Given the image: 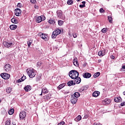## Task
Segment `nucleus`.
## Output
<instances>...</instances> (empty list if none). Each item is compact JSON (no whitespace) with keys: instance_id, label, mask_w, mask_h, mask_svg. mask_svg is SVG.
<instances>
[{"instance_id":"864d4df0","label":"nucleus","mask_w":125,"mask_h":125,"mask_svg":"<svg viewBox=\"0 0 125 125\" xmlns=\"http://www.w3.org/2000/svg\"><path fill=\"white\" fill-rule=\"evenodd\" d=\"M102 61L101 60L99 59V60H98V63H101Z\"/></svg>"},{"instance_id":"dca6fc26","label":"nucleus","mask_w":125,"mask_h":125,"mask_svg":"<svg viewBox=\"0 0 125 125\" xmlns=\"http://www.w3.org/2000/svg\"><path fill=\"white\" fill-rule=\"evenodd\" d=\"M41 37L42 39L44 40V41H47V40H48L47 35H45L43 33H42Z\"/></svg>"},{"instance_id":"aec40b11","label":"nucleus","mask_w":125,"mask_h":125,"mask_svg":"<svg viewBox=\"0 0 125 125\" xmlns=\"http://www.w3.org/2000/svg\"><path fill=\"white\" fill-rule=\"evenodd\" d=\"M110 102V100L109 99H105L103 101V104L106 105V104H109Z\"/></svg>"},{"instance_id":"b1692460","label":"nucleus","mask_w":125,"mask_h":125,"mask_svg":"<svg viewBox=\"0 0 125 125\" xmlns=\"http://www.w3.org/2000/svg\"><path fill=\"white\" fill-rule=\"evenodd\" d=\"M80 96H81V94H80V93L79 92H75L74 94V97H75V98H79V97H80Z\"/></svg>"},{"instance_id":"39448f33","label":"nucleus","mask_w":125,"mask_h":125,"mask_svg":"<svg viewBox=\"0 0 125 125\" xmlns=\"http://www.w3.org/2000/svg\"><path fill=\"white\" fill-rule=\"evenodd\" d=\"M4 70L7 73L10 72V70H11V65L8 63L5 64L4 66Z\"/></svg>"},{"instance_id":"4c0bfd02","label":"nucleus","mask_w":125,"mask_h":125,"mask_svg":"<svg viewBox=\"0 0 125 125\" xmlns=\"http://www.w3.org/2000/svg\"><path fill=\"white\" fill-rule=\"evenodd\" d=\"M42 62H39L37 63V65L39 66V67H41V66H42Z\"/></svg>"},{"instance_id":"4be33fe9","label":"nucleus","mask_w":125,"mask_h":125,"mask_svg":"<svg viewBox=\"0 0 125 125\" xmlns=\"http://www.w3.org/2000/svg\"><path fill=\"white\" fill-rule=\"evenodd\" d=\"M10 29H11V30H16V29H17V25L15 24L11 25L10 26Z\"/></svg>"},{"instance_id":"ddd939ff","label":"nucleus","mask_w":125,"mask_h":125,"mask_svg":"<svg viewBox=\"0 0 125 125\" xmlns=\"http://www.w3.org/2000/svg\"><path fill=\"white\" fill-rule=\"evenodd\" d=\"M100 95V92L98 91H95L92 94V96H93V97H98V96H99Z\"/></svg>"},{"instance_id":"c756f323","label":"nucleus","mask_w":125,"mask_h":125,"mask_svg":"<svg viewBox=\"0 0 125 125\" xmlns=\"http://www.w3.org/2000/svg\"><path fill=\"white\" fill-rule=\"evenodd\" d=\"M9 115H13L14 114V109H11L8 111Z\"/></svg>"},{"instance_id":"423d86ee","label":"nucleus","mask_w":125,"mask_h":125,"mask_svg":"<svg viewBox=\"0 0 125 125\" xmlns=\"http://www.w3.org/2000/svg\"><path fill=\"white\" fill-rule=\"evenodd\" d=\"M0 76L2 79H4V80H8V79L10 78V75L6 73H1Z\"/></svg>"},{"instance_id":"f8f14e48","label":"nucleus","mask_w":125,"mask_h":125,"mask_svg":"<svg viewBox=\"0 0 125 125\" xmlns=\"http://www.w3.org/2000/svg\"><path fill=\"white\" fill-rule=\"evenodd\" d=\"M98 55L99 56H104V55H106V50H101L98 52Z\"/></svg>"},{"instance_id":"1a4fd4ad","label":"nucleus","mask_w":125,"mask_h":125,"mask_svg":"<svg viewBox=\"0 0 125 125\" xmlns=\"http://www.w3.org/2000/svg\"><path fill=\"white\" fill-rule=\"evenodd\" d=\"M70 101L72 104H76L78 101V98H75L74 96H71Z\"/></svg>"},{"instance_id":"37998d69","label":"nucleus","mask_w":125,"mask_h":125,"mask_svg":"<svg viewBox=\"0 0 125 125\" xmlns=\"http://www.w3.org/2000/svg\"><path fill=\"white\" fill-rule=\"evenodd\" d=\"M100 12L101 13H103V12H104V10L103 9V8H101L100 9Z\"/></svg>"},{"instance_id":"3c124183","label":"nucleus","mask_w":125,"mask_h":125,"mask_svg":"<svg viewBox=\"0 0 125 125\" xmlns=\"http://www.w3.org/2000/svg\"><path fill=\"white\" fill-rule=\"evenodd\" d=\"M1 84H2V80L0 79V86H1Z\"/></svg>"},{"instance_id":"7c9ffc66","label":"nucleus","mask_w":125,"mask_h":125,"mask_svg":"<svg viewBox=\"0 0 125 125\" xmlns=\"http://www.w3.org/2000/svg\"><path fill=\"white\" fill-rule=\"evenodd\" d=\"M100 76V72H97L95 73L93 75L94 78H98V76Z\"/></svg>"},{"instance_id":"c03bdc74","label":"nucleus","mask_w":125,"mask_h":125,"mask_svg":"<svg viewBox=\"0 0 125 125\" xmlns=\"http://www.w3.org/2000/svg\"><path fill=\"white\" fill-rule=\"evenodd\" d=\"M120 105L122 106V107H123V106H125V102L121 103Z\"/></svg>"},{"instance_id":"f704fd0d","label":"nucleus","mask_w":125,"mask_h":125,"mask_svg":"<svg viewBox=\"0 0 125 125\" xmlns=\"http://www.w3.org/2000/svg\"><path fill=\"white\" fill-rule=\"evenodd\" d=\"M64 22L61 20L58 21V24L59 26H62V24H63Z\"/></svg>"},{"instance_id":"412c9836","label":"nucleus","mask_w":125,"mask_h":125,"mask_svg":"<svg viewBox=\"0 0 125 125\" xmlns=\"http://www.w3.org/2000/svg\"><path fill=\"white\" fill-rule=\"evenodd\" d=\"M65 83L61 84L60 85H59L57 88L58 89H59V90H60V89H62V88H63V87H64V86H65Z\"/></svg>"},{"instance_id":"9d476101","label":"nucleus","mask_w":125,"mask_h":125,"mask_svg":"<svg viewBox=\"0 0 125 125\" xmlns=\"http://www.w3.org/2000/svg\"><path fill=\"white\" fill-rule=\"evenodd\" d=\"M26 117V112L25 111H22L20 113V118L21 120H24Z\"/></svg>"},{"instance_id":"6ab92c4d","label":"nucleus","mask_w":125,"mask_h":125,"mask_svg":"<svg viewBox=\"0 0 125 125\" xmlns=\"http://www.w3.org/2000/svg\"><path fill=\"white\" fill-rule=\"evenodd\" d=\"M76 84V83H74V81H70L67 83V85L68 86H71V85H75Z\"/></svg>"},{"instance_id":"0eeeda50","label":"nucleus","mask_w":125,"mask_h":125,"mask_svg":"<svg viewBox=\"0 0 125 125\" xmlns=\"http://www.w3.org/2000/svg\"><path fill=\"white\" fill-rule=\"evenodd\" d=\"M15 13L16 16H21L22 11L19 8H16L15 9Z\"/></svg>"},{"instance_id":"473e14b6","label":"nucleus","mask_w":125,"mask_h":125,"mask_svg":"<svg viewBox=\"0 0 125 125\" xmlns=\"http://www.w3.org/2000/svg\"><path fill=\"white\" fill-rule=\"evenodd\" d=\"M108 19L110 23H112L113 22V18H112V16H108Z\"/></svg>"},{"instance_id":"052dcab7","label":"nucleus","mask_w":125,"mask_h":125,"mask_svg":"<svg viewBox=\"0 0 125 125\" xmlns=\"http://www.w3.org/2000/svg\"><path fill=\"white\" fill-rule=\"evenodd\" d=\"M0 102H1V101L0 100Z\"/></svg>"},{"instance_id":"c85d7f7f","label":"nucleus","mask_w":125,"mask_h":125,"mask_svg":"<svg viewBox=\"0 0 125 125\" xmlns=\"http://www.w3.org/2000/svg\"><path fill=\"white\" fill-rule=\"evenodd\" d=\"M67 4L71 5L74 3V0H68L67 1Z\"/></svg>"},{"instance_id":"a19ab883","label":"nucleus","mask_w":125,"mask_h":125,"mask_svg":"<svg viewBox=\"0 0 125 125\" xmlns=\"http://www.w3.org/2000/svg\"><path fill=\"white\" fill-rule=\"evenodd\" d=\"M88 118V114H84L83 119H87Z\"/></svg>"},{"instance_id":"a18cd8bd","label":"nucleus","mask_w":125,"mask_h":125,"mask_svg":"<svg viewBox=\"0 0 125 125\" xmlns=\"http://www.w3.org/2000/svg\"><path fill=\"white\" fill-rule=\"evenodd\" d=\"M80 7L81 8H83V7H85V5H83V4H82V5H80Z\"/></svg>"},{"instance_id":"de8ad7c7","label":"nucleus","mask_w":125,"mask_h":125,"mask_svg":"<svg viewBox=\"0 0 125 125\" xmlns=\"http://www.w3.org/2000/svg\"><path fill=\"white\" fill-rule=\"evenodd\" d=\"M65 125V122H62L58 124V125Z\"/></svg>"},{"instance_id":"20e7f679","label":"nucleus","mask_w":125,"mask_h":125,"mask_svg":"<svg viewBox=\"0 0 125 125\" xmlns=\"http://www.w3.org/2000/svg\"><path fill=\"white\" fill-rule=\"evenodd\" d=\"M45 17L44 16H39L36 19V22L37 23H41L42 21H44Z\"/></svg>"},{"instance_id":"9b49d317","label":"nucleus","mask_w":125,"mask_h":125,"mask_svg":"<svg viewBox=\"0 0 125 125\" xmlns=\"http://www.w3.org/2000/svg\"><path fill=\"white\" fill-rule=\"evenodd\" d=\"M83 77L85 79H89L91 77V74L88 73V72H84L83 74Z\"/></svg>"},{"instance_id":"2f4dec72","label":"nucleus","mask_w":125,"mask_h":125,"mask_svg":"<svg viewBox=\"0 0 125 125\" xmlns=\"http://www.w3.org/2000/svg\"><path fill=\"white\" fill-rule=\"evenodd\" d=\"M33 43V41L32 40H30L27 41V45L28 47H30L31 46V44Z\"/></svg>"},{"instance_id":"5fc2aeb1","label":"nucleus","mask_w":125,"mask_h":125,"mask_svg":"<svg viewBox=\"0 0 125 125\" xmlns=\"http://www.w3.org/2000/svg\"><path fill=\"white\" fill-rule=\"evenodd\" d=\"M35 8H36L37 9H38L39 8V6H35Z\"/></svg>"},{"instance_id":"72a5a7b5","label":"nucleus","mask_w":125,"mask_h":125,"mask_svg":"<svg viewBox=\"0 0 125 125\" xmlns=\"http://www.w3.org/2000/svg\"><path fill=\"white\" fill-rule=\"evenodd\" d=\"M11 90H12L11 88H10V87H7V88H6V92H7V93H10L11 92Z\"/></svg>"},{"instance_id":"4d7b16f0","label":"nucleus","mask_w":125,"mask_h":125,"mask_svg":"<svg viewBox=\"0 0 125 125\" xmlns=\"http://www.w3.org/2000/svg\"><path fill=\"white\" fill-rule=\"evenodd\" d=\"M124 95H125V91L123 92Z\"/></svg>"},{"instance_id":"393cba45","label":"nucleus","mask_w":125,"mask_h":125,"mask_svg":"<svg viewBox=\"0 0 125 125\" xmlns=\"http://www.w3.org/2000/svg\"><path fill=\"white\" fill-rule=\"evenodd\" d=\"M48 23H49V24H55V20L50 19L48 21Z\"/></svg>"},{"instance_id":"5701e85b","label":"nucleus","mask_w":125,"mask_h":125,"mask_svg":"<svg viewBox=\"0 0 125 125\" xmlns=\"http://www.w3.org/2000/svg\"><path fill=\"white\" fill-rule=\"evenodd\" d=\"M24 90L25 91H27L28 92V91H30L31 90V86L30 85H27L26 86L24 87Z\"/></svg>"},{"instance_id":"ea45409f","label":"nucleus","mask_w":125,"mask_h":125,"mask_svg":"<svg viewBox=\"0 0 125 125\" xmlns=\"http://www.w3.org/2000/svg\"><path fill=\"white\" fill-rule=\"evenodd\" d=\"M5 125H10V120L7 121L5 123Z\"/></svg>"},{"instance_id":"79ce46f5","label":"nucleus","mask_w":125,"mask_h":125,"mask_svg":"<svg viewBox=\"0 0 125 125\" xmlns=\"http://www.w3.org/2000/svg\"><path fill=\"white\" fill-rule=\"evenodd\" d=\"M22 82H24L23 79H22L21 78L19 79L18 80V83H22Z\"/></svg>"},{"instance_id":"4468645a","label":"nucleus","mask_w":125,"mask_h":125,"mask_svg":"<svg viewBox=\"0 0 125 125\" xmlns=\"http://www.w3.org/2000/svg\"><path fill=\"white\" fill-rule=\"evenodd\" d=\"M48 92V90H47V89L45 87L42 88V93L40 94V95H42V93H45L46 94Z\"/></svg>"},{"instance_id":"f03ea898","label":"nucleus","mask_w":125,"mask_h":125,"mask_svg":"<svg viewBox=\"0 0 125 125\" xmlns=\"http://www.w3.org/2000/svg\"><path fill=\"white\" fill-rule=\"evenodd\" d=\"M27 74L30 78H35L36 76V70L33 68H28L26 70Z\"/></svg>"},{"instance_id":"a878e982","label":"nucleus","mask_w":125,"mask_h":125,"mask_svg":"<svg viewBox=\"0 0 125 125\" xmlns=\"http://www.w3.org/2000/svg\"><path fill=\"white\" fill-rule=\"evenodd\" d=\"M11 22L12 23H14V24H18V21H17V19L15 18H12L11 19Z\"/></svg>"},{"instance_id":"49530a36","label":"nucleus","mask_w":125,"mask_h":125,"mask_svg":"<svg viewBox=\"0 0 125 125\" xmlns=\"http://www.w3.org/2000/svg\"><path fill=\"white\" fill-rule=\"evenodd\" d=\"M72 36H73V38H74V39H76V38H77V33L73 34Z\"/></svg>"},{"instance_id":"a211bd4d","label":"nucleus","mask_w":125,"mask_h":125,"mask_svg":"<svg viewBox=\"0 0 125 125\" xmlns=\"http://www.w3.org/2000/svg\"><path fill=\"white\" fill-rule=\"evenodd\" d=\"M114 101L115 102H116V103H119V102H122V98L120 97L115 98Z\"/></svg>"},{"instance_id":"cd10ccee","label":"nucleus","mask_w":125,"mask_h":125,"mask_svg":"<svg viewBox=\"0 0 125 125\" xmlns=\"http://www.w3.org/2000/svg\"><path fill=\"white\" fill-rule=\"evenodd\" d=\"M57 15L58 17H61V16H62V12L61 11H57Z\"/></svg>"},{"instance_id":"6e6552de","label":"nucleus","mask_w":125,"mask_h":125,"mask_svg":"<svg viewBox=\"0 0 125 125\" xmlns=\"http://www.w3.org/2000/svg\"><path fill=\"white\" fill-rule=\"evenodd\" d=\"M3 44L5 46V47H10V46H12V44H13V42H3Z\"/></svg>"},{"instance_id":"bb28decb","label":"nucleus","mask_w":125,"mask_h":125,"mask_svg":"<svg viewBox=\"0 0 125 125\" xmlns=\"http://www.w3.org/2000/svg\"><path fill=\"white\" fill-rule=\"evenodd\" d=\"M74 120L75 122H79L82 120V116H81V115H79Z\"/></svg>"},{"instance_id":"f257e3e1","label":"nucleus","mask_w":125,"mask_h":125,"mask_svg":"<svg viewBox=\"0 0 125 125\" xmlns=\"http://www.w3.org/2000/svg\"><path fill=\"white\" fill-rule=\"evenodd\" d=\"M69 76L71 79L75 80V83H76L77 84H79V83H80L81 82H82L81 77H79V72L75 70H71L69 72Z\"/></svg>"},{"instance_id":"09e8293b","label":"nucleus","mask_w":125,"mask_h":125,"mask_svg":"<svg viewBox=\"0 0 125 125\" xmlns=\"http://www.w3.org/2000/svg\"><path fill=\"white\" fill-rule=\"evenodd\" d=\"M21 79L22 80H23V81H25V80H26V76H22L21 77Z\"/></svg>"},{"instance_id":"603ef678","label":"nucleus","mask_w":125,"mask_h":125,"mask_svg":"<svg viewBox=\"0 0 125 125\" xmlns=\"http://www.w3.org/2000/svg\"><path fill=\"white\" fill-rule=\"evenodd\" d=\"M82 3L83 5H85V1H83L82 2Z\"/></svg>"},{"instance_id":"e433bc0d","label":"nucleus","mask_w":125,"mask_h":125,"mask_svg":"<svg viewBox=\"0 0 125 125\" xmlns=\"http://www.w3.org/2000/svg\"><path fill=\"white\" fill-rule=\"evenodd\" d=\"M17 6L18 7L21 8V7H23V5L21 3H18Z\"/></svg>"},{"instance_id":"bf43d9fd","label":"nucleus","mask_w":125,"mask_h":125,"mask_svg":"<svg viewBox=\"0 0 125 125\" xmlns=\"http://www.w3.org/2000/svg\"><path fill=\"white\" fill-rule=\"evenodd\" d=\"M77 1H80V0H76Z\"/></svg>"},{"instance_id":"6e6d98bb","label":"nucleus","mask_w":125,"mask_h":125,"mask_svg":"<svg viewBox=\"0 0 125 125\" xmlns=\"http://www.w3.org/2000/svg\"><path fill=\"white\" fill-rule=\"evenodd\" d=\"M122 68L123 69H125V65L122 66Z\"/></svg>"},{"instance_id":"13d9d810","label":"nucleus","mask_w":125,"mask_h":125,"mask_svg":"<svg viewBox=\"0 0 125 125\" xmlns=\"http://www.w3.org/2000/svg\"><path fill=\"white\" fill-rule=\"evenodd\" d=\"M111 59H114V56H112V57H111Z\"/></svg>"},{"instance_id":"7ed1b4c3","label":"nucleus","mask_w":125,"mask_h":125,"mask_svg":"<svg viewBox=\"0 0 125 125\" xmlns=\"http://www.w3.org/2000/svg\"><path fill=\"white\" fill-rule=\"evenodd\" d=\"M61 34V30L58 28H57L55 31L53 32L52 35V39H55L58 35Z\"/></svg>"},{"instance_id":"680f3d73","label":"nucleus","mask_w":125,"mask_h":125,"mask_svg":"<svg viewBox=\"0 0 125 125\" xmlns=\"http://www.w3.org/2000/svg\"><path fill=\"white\" fill-rule=\"evenodd\" d=\"M0 53H1V52H0Z\"/></svg>"},{"instance_id":"c9c22d12","label":"nucleus","mask_w":125,"mask_h":125,"mask_svg":"<svg viewBox=\"0 0 125 125\" xmlns=\"http://www.w3.org/2000/svg\"><path fill=\"white\" fill-rule=\"evenodd\" d=\"M107 29L106 28H104L102 30V33H107Z\"/></svg>"},{"instance_id":"f3484780","label":"nucleus","mask_w":125,"mask_h":125,"mask_svg":"<svg viewBox=\"0 0 125 125\" xmlns=\"http://www.w3.org/2000/svg\"><path fill=\"white\" fill-rule=\"evenodd\" d=\"M73 63L74 66H76V67H78L79 62H78V59H74L73 61Z\"/></svg>"},{"instance_id":"58836bf2","label":"nucleus","mask_w":125,"mask_h":125,"mask_svg":"<svg viewBox=\"0 0 125 125\" xmlns=\"http://www.w3.org/2000/svg\"><path fill=\"white\" fill-rule=\"evenodd\" d=\"M30 2H31V3H33V4H35V3L37 2L36 0H30Z\"/></svg>"},{"instance_id":"8fccbe9b","label":"nucleus","mask_w":125,"mask_h":125,"mask_svg":"<svg viewBox=\"0 0 125 125\" xmlns=\"http://www.w3.org/2000/svg\"><path fill=\"white\" fill-rule=\"evenodd\" d=\"M94 125H102V124L99 123H95L94 124Z\"/></svg>"},{"instance_id":"2eb2a0df","label":"nucleus","mask_w":125,"mask_h":125,"mask_svg":"<svg viewBox=\"0 0 125 125\" xmlns=\"http://www.w3.org/2000/svg\"><path fill=\"white\" fill-rule=\"evenodd\" d=\"M87 88H88L87 86H82L79 89V91L80 92H83V91H84V90H86Z\"/></svg>"}]
</instances>
